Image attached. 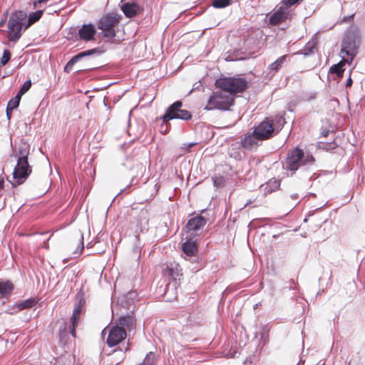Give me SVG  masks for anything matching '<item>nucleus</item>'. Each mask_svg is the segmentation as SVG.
Here are the masks:
<instances>
[{
	"label": "nucleus",
	"instance_id": "39",
	"mask_svg": "<svg viewBox=\"0 0 365 365\" xmlns=\"http://www.w3.org/2000/svg\"><path fill=\"white\" fill-rule=\"evenodd\" d=\"M214 185L216 187H220L223 182V178L219 177L213 179Z\"/></svg>",
	"mask_w": 365,
	"mask_h": 365
},
{
	"label": "nucleus",
	"instance_id": "25",
	"mask_svg": "<svg viewBox=\"0 0 365 365\" xmlns=\"http://www.w3.org/2000/svg\"><path fill=\"white\" fill-rule=\"evenodd\" d=\"M37 303V301L35 298H30L22 302H19L17 303L16 307L19 310H24L26 309H29L34 307Z\"/></svg>",
	"mask_w": 365,
	"mask_h": 365
},
{
	"label": "nucleus",
	"instance_id": "14",
	"mask_svg": "<svg viewBox=\"0 0 365 365\" xmlns=\"http://www.w3.org/2000/svg\"><path fill=\"white\" fill-rule=\"evenodd\" d=\"M290 9L286 6H281L269 17V24L277 25L289 18Z\"/></svg>",
	"mask_w": 365,
	"mask_h": 365
},
{
	"label": "nucleus",
	"instance_id": "35",
	"mask_svg": "<svg viewBox=\"0 0 365 365\" xmlns=\"http://www.w3.org/2000/svg\"><path fill=\"white\" fill-rule=\"evenodd\" d=\"M164 274L168 275V277L174 278L175 277V269L168 265L164 269Z\"/></svg>",
	"mask_w": 365,
	"mask_h": 365
},
{
	"label": "nucleus",
	"instance_id": "33",
	"mask_svg": "<svg viewBox=\"0 0 365 365\" xmlns=\"http://www.w3.org/2000/svg\"><path fill=\"white\" fill-rule=\"evenodd\" d=\"M11 58V53L8 49H5L3 53V56L1 58L0 63L2 66L5 65Z\"/></svg>",
	"mask_w": 365,
	"mask_h": 365
},
{
	"label": "nucleus",
	"instance_id": "2",
	"mask_svg": "<svg viewBox=\"0 0 365 365\" xmlns=\"http://www.w3.org/2000/svg\"><path fill=\"white\" fill-rule=\"evenodd\" d=\"M314 162V158L311 154H304L302 149L297 147L287 152L284 168L294 173L301 166Z\"/></svg>",
	"mask_w": 365,
	"mask_h": 365
},
{
	"label": "nucleus",
	"instance_id": "32",
	"mask_svg": "<svg viewBox=\"0 0 365 365\" xmlns=\"http://www.w3.org/2000/svg\"><path fill=\"white\" fill-rule=\"evenodd\" d=\"M155 356L153 354L150 353L146 355L143 362L138 365H155Z\"/></svg>",
	"mask_w": 365,
	"mask_h": 365
},
{
	"label": "nucleus",
	"instance_id": "26",
	"mask_svg": "<svg viewBox=\"0 0 365 365\" xmlns=\"http://www.w3.org/2000/svg\"><path fill=\"white\" fill-rule=\"evenodd\" d=\"M30 148L29 145L24 144L19 148V159L18 160H28Z\"/></svg>",
	"mask_w": 365,
	"mask_h": 365
},
{
	"label": "nucleus",
	"instance_id": "20",
	"mask_svg": "<svg viewBox=\"0 0 365 365\" xmlns=\"http://www.w3.org/2000/svg\"><path fill=\"white\" fill-rule=\"evenodd\" d=\"M81 313L78 312V310H73V314L71 317V324L69 325V332L73 337L76 336V329L80 322Z\"/></svg>",
	"mask_w": 365,
	"mask_h": 365
},
{
	"label": "nucleus",
	"instance_id": "34",
	"mask_svg": "<svg viewBox=\"0 0 365 365\" xmlns=\"http://www.w3.org/2000/svg\"><path fill=\"white\" fill-rule=\"evenodd\" d=\"M299 1L300 0H283L281 2V4L284 6L289 8L291 6H294L299 4Z\"/></svg>",
	"mask_w": 365,
	"mask_h": 365
},
{
	"label": "nucleus",
	"instance_id": "8",
	"mask_svg": "<svg viewBox=\"0 0 365 365\" xmlns=\"http://www.w3.org/2000/svg\"><path fill=\"white\" fill-rule=\"evenodd\" d=\"M182 103L180 101H175L171 104L163 116V123H167L168 120L175 118L183 120H190L192 118L191 113L187 110L182 109Z\"/></svg>",
	"mask_w": 365,
	"mask_h": 365
},
{
	"label": "nucleus",
	"instance_id": "31",
	"mask_svg": "<svg viewBox=\"0 0 365 365\" xmlns=\"http://www.w3.org/2000/svg\"><path fill=\"white\" fill-rule=\"evenodd\" d=\"M279 186H280V182L275 178L269 180V181L267 182V187H270V189H269L270 192H273V191L278 190Z\"/></svg>",
	"mask_w": 365,
	"mask_h": 365
},
{
	"label": "nucleus",
	"instance_id": "48",
	"mask_svg": "<svg viewBox=\"0 0 365 365\" xmlns=\"http://www.w3.org/2000/svg\"><path fill=\"white\" fill-rule=\"evenodd\" d=\"M3 24H4V21H2L0 22V26H1Z\"/></svg>",
	"mask_w": 365,
	"mask_h": 365
},
{
	"label": "nucleus",
	"instance_id": "16",
	"mask_svg": "<svg viewBox=\"0 0 365 365\" xmlns=\"http://www.w3.org/2000/svg\"><path fill=\"white\" fill-rule=\"evenodd\" d=\"M181 250L188 257H195L198 252V245L195 240L190 239L181 245Z\"/></svg>",
	"mask_w": 365,
	"mask_h": 365
},
{
	"label": "nucleus",
	"instance_id": "3",
	"mask_svg": "<svg viewBox=\"0 0 365 365\" xmlns=\"http://www.w3.org/2000/svg\"><path fill=\"white\" fill-rule=\"evenodd\" d=\"M250 83L247 77L237 75L220 78L215 81V85L222 91H245L248 88Z\"/></svg>",
	"mask_w": 365,
	"mask_h": 365
},
{
	"label": "nucleus",
	"instance_id": "6",
	"mask_svg": "<svg viewBox=\"0 0 365 365\" xmlns=\"http://www.w3.org/2000/svg\"><path fill=\"white\" fill-rule=\"evenodd\" d=\"M235 93H212L207 100L205 110H228L234 102Z\"/></svg>",
	"mask_w": 365,
	"mask_h": 365
},
{
	"label": "nucleus",
	"instance_id": "15",
	"mask_svg": "<svg viewBox=\"0 0 365 365\" xmlns=\"http://www.w3.org/2000/svg\"><path fill=\"white\" fill-rule=\"evenodd\" d=\"M96 34V29L93 24H83L78 30L79 38L86 42L93 40Z\"/></svg>",
	"mask_w": 365,
	"mask_h": 365
},
{
	"label": "nucleus",
	"instance_id": "24",
	"mask_svg": "<svg viewBox=\"0 0 365 365\" xmlns=\"http://www.w3.org/2000/svg\"><path fill=\"white\" fill-rule=\"evenodd\" d=\"M287 58V55H283L280 56L274 62H273L269 66V69L274 72L278 71L282 68V65L284 63Z\"/></svg>",
	"mask_w": 365,
	"mask_h": 365
},
{
	"label": "nucleus",
	"instance_id": "10",
	"mask_svg": "<svg viewBox=\"0 0 365 365\" xmlns=\"http://www.w3.org/2000/svg\"><path fill=\"white\" fill-rule=\"evenodd\" d=\"M126 336L127 332L124 328L119 325L113 326L108 331L106 343L108 346L113 347L120 344Z\"/></svg>",
	"mask_w": 365,
	"mask_h": 365
},
{
	"label": "nucleus",
	"instance_id": "30",
	"mask_svg": "<svg viewBox=\"0 0 365 365\" xmlns=\"http://www.w3.org/2000/svg\"><path fill=\"white\" fill-rule=\"evenodd\" d=\"M232 0H213L212 5L216 9H222L230 6Z\"/></svg>",
	"mask_w": 365,
	"mask_h": 365
},
{
	"label": "nucleus",
	"instance_id": "9",
	"mask_svg": "<svg viewBox=\"0 0 365 365\" xmlns=\"http://www.w3.org/2000/svg\"><path fill=\"white\" fill-rule=\"evenodd\" d=\"M32 172V168L28 160H17V164L13 172V178L15 180L12 185L14 187L24 183Z\"/></svg>",
	"mask_w": 365,
	"mask_h": 365
},
{
	"label": "nucleus",
	"instance_id": "23",
	"mask_svg": "<svg viewBox=\"0 0 365 365\" xmlns=\"http://www.w3.org/2000/svg\"><path fill=\"white\" fill-rule=\"evenodd\" d=\"M43 14V10H38L35 12L31 13L29 15L28 20H27V24L25 26L24 29H28L33 24L38 21L41 18Z\"/></svg>",
	"mask_w": 365,
	"mask_h": 365
},
{
	"label": "nucleus",
	"instance_id": "29",
	"mask_svg": "<svg viewBox=\"0 0 365 365\" xmlns=\"http://www.w3.org/2000/svg\"><path fill=\"white\" fill-rule=\"evenodd\" d=\"M337 147V143L334 140L331 142H319V148L327 151L332 150Z\"/></svg>",
	"mask_w": 365,
	"mask_h": 365
},
{
	"label": "nucleus",
	"instance_id": "11",
	"mask_svg": "<svg viewBox=\"0 0 365 365\" xmlns=\"http://www.w3.org/2000/svg\"><path fill=\"white\" fill-rule=\"evenodd\" d=\"M207 223V220L200 215L190 218L185 226V230L190 236L198 235V232L204 227Z\"/></svg>",
	"mask_w": 365,
	"mask_h": 365
},
{
	"label": "nucleus",
	"instance_id": "5",
	"mask_svg": "<svg viewBox=\"0 0 365 365\" xmlns=\"http://www.w3.org/2000/svg\"><path fill=\"white\" fill-rule=\"evenodd\" d=\"M26 17V14L22 11L11 14L8 21V34L10 41L16 42L20 38Z\"/></svg>",
	"mask_w": 365,
	"mask_h": 365
},
{
	"label": "nucleus",
	"instance_id": "44",
	"mask_svg": "<svg viewBox=\"0 0 365 365\" xmlns=\"http://www.w3.org/2000/svg\"><path fill=\"white\" fill-rule=\"evenodd\" d=\"M238 58H236V57H232L230 55H227L226 57H225V60L226 61H235V60H237Z\"/></svg>",
	"mask_w": 365,
	"mask_h": 365
},
{
	"label": "nucleus",
	"instance_id": "21",
	"mask_svg": "<svg viewBox=\"0 0 365 365\" xmlns=\"http://www.w3.org/2000/svg\"><path fill=\"white\" fill-rule=\"evenodd\" d=\"M135 324V319L132 316H124L120 317L118 319V324L116 325H119L120 327H123L126 329L130 330Z\"/></svg>",
	"mask_w": 365,
	"mask_h": 365
},
{
	"label": "nucleus",
	"instance_id": "47",
	"mask_svg": "<svg viewBox=\"0 0 365 365\" xmlns=\"http://www.w3.org/2000/svg\"><path fill=\"white\" fill-rule=\"evenodd\" d=\"M103 88H93L91 91H101ZM87 92L91 91L90 90H87Z\"/></svg>",
	"mask_w": 365,
	"mask_h": 365
},
{
	"label": "nucleus",
	"instance_id": "40",
	"mask_svg": "<svg viewBox=\"0 0 365 365\" xmlns=\"http://www.w3.org/2000/svg\"><path fill=\"white\" fill-rule=\"evenodd\" d=\"M331 133V134H335L333 131H330L329 130H323L321 133V136L322 137H327L329 135V134Z\"/></svg>",
	"mask_w": 365,
	"mask_h": 365
},
{
	"label": "nucleus",
	"instance_id": "13",
	"mask_svg": "<svg viewBox=\"0 0 365 365\" xmlns=\"http://www.w3.org/2000/svg\"><path fill=\"white\" fill-rule=\"evenodd\" d=\"M101 53V51L98 48H92L90 50L84 51L82 52L78 53L76 56H73L66 63V65L64 67V71L66 73H70L73 68V66L79 61L81 59L87 57L91 56L93 54L98 53L99 54Z\"/></svg>",
	"mask_w": 365,
	"mask_h": 365
},
{
	"label": "nucleus",
	"instance_id": "12",
	"mask_svg": "<svg viewBox=\"0 0 365 365\" xmlns=\"http://www.w3.org/2000/svg\"><path fill=\"white\" fill-rule=\"evenodd\" d=\"M262 141L260 137L255 133V130H253L252 132L247 133L245 135L244 138L241 140L240 144L244 149L252 150L256 149L259 145V143Z\"/></svg>",
	"mask_w": 365,
	"mask_h": 365
},
{
	"label": "nucleus",
	"instance_id": "18",
	"mask_svg": "<svg viewBox=\"0 0 365 365\" xmlns=\"http://www.w3.org/2000/svg\"><path fill=\"white\" fill-rule=\"evenodd\" d=\"M14 289V286L11 281L0 280V299L9 298L11 294Z\"/></svg>",
	"mask_w": 365,
	"mask_h": 365
},
{
	"label": "nucleus",
	"instance_id": "1",
	"mask_svg": "<svg viewBox=\"0 0 365 365\" xmlns=\"http://www.w3.org/2000/svg\"><path fill=\"white\" fill-rule=\"evenodd\" d=\"M285 123L284 118L280 115L265 118L254 127L255 133L264 141L272 138L282 128Z\"/></svg>",
	"mask_w": 365,
	"mask_h": 365
},
{
	"label": "nucleus",
	"instance_id": "45",
	"mask_svg": "<svg viewBox=\"0 0 365 365\" xmlns=\"http://www.w3.org/2000/svg\"><path fill=\"white\" fill-rule=\"evenodd\" d=\"M353 18H354V15H350V16H346L344 18L343 21L344 22L350 21L351 19H353Z\"/></svg>",
	"mask_w": 365,
	"mask_h": 365
},
{
	"label": "nucleus",
	"instance_id": "41",
	"mask_svg": "<svg viewBox=\"0 0 365 365\" xmlns=\"http://www.w3.org/2000/svg\"><path fill=\"white\" fill-rule=\"evenodd\" d=\"M50 0H38V1H36L34 2V6L36 7L38 4H43V3H47Z\"/></svg>",
	"mask_w": 365,
	"mask_h": 365
},
{
	"label": "nucleus",
	"instance_id": "27",
	"mask_svg": "<svg viewBox=\"0 0 365 365\" xmlns=\"http://www.w3.org/2000/svg\"><path fill=\"white\" fill-rule=\"evenodd\" d=\"M24 93H18L15 97L8 102L6 108H9V110H14L16 108L19 106L22 95Z\"/></svg>",
	"mask_w": 365,
	"mask_h": 365
},
{
	"label": "nucleus",
	"instance_id": "38",
	"mask_svg": "<svg viewBox=\"0 0 365 365\" xmlns=\"http://www.w3.org/2000/svg\"><path fill=\"white\" fill-rule=\"evenodd\" d=\"M195 90H197V91L204 90L203 86L200 81L195 83L193 84V88L190 91H195Z\"/></svg>",
	"mask_w": 365,
	"mask_h": 365
},
{
	"label": "nucleus",
	"instance_id": "28",
	"mask_svg": "<svg viewBox=\"0 0 365 365\" xmlns=\"http://www.w3.org/2000/svg\"><path fill=\"white\" fill-rule=\"evenodd\" d=\"M56 365H75L74 358L71 355L62 356L56 361Z\"/></svg>",
	"mask_w": 365,
	"mask_h": 365
},
{
	"label": "nucleus",
	"instance_id": "37",
	"mask_svg": "<svg viewBox=\"0 0 365 365\" xmlns=\"http://www.w3.org/2000/svg\"><path fill=\"white\" fill-rule=\"evenodd\" d=\"M31 80H28L24 82L19 91H28L31 88Z\"/></svg>",
	"mask_w": 365,
	"mask_h": 365
},
{
	"label": "nucleus",
	"instance_id": "43",
	"mask_svg": "<svg viewBox=\"0 0 365 365\" xmlns=\"http://www.w3.org/2000/svg\"><path fill=\"white\" fill-rule=\"evenodd\" d=\"M351 85H352V79L351 78V76H349L348 79L346 80V87L349 88Z\"/></svg>",
	"mask_w": 365,
	"mask_h": 365
},
{
	"label": "nucleus",
	"instance_id": "46",
	"mask_svg": "<svg viewBox=\"0 0 365 365\" xmlns=\"http://www.w3.org/2000/svg\"><path fill=\"white\" fill-rule=\"evenodd\" d=\"M4 185V180L3 178H0V191L3 190Z\"/></svg>",
	"mask_w": 365,
	"mask_h": 365
},
{
	"label": "nucleus",
	"instance_id": "17",
	"mask_svg": "<svg viewBox=\"0 0 365 365\" xmlns=\"http://www.w3.org/2000/svg\"><path fill=\"white\" fill-rule=\"evenodd\" d=\"M121 9L125 16L128 18L135 16L140 10V6L135 3H125Z\"/></svg>",
	"mask_w": 365,
	"mask_h": 365
},
{
	"label": "nucleus",
	"instance_id": "36",
	"mask_svg": "<svg viewBox=\"0 0 365 365\" xmlns=\"http://www.w3.org/2000/svg\"><path fill=\"white\" fill-rule=\"evenodd\" d=\"M314 46H306L304 47V52H300V53H303L304 56H308L314 52Z\"/></svg>",
	"mask_w": 365,
	"mask_h": 365
},
{
	"label": "nucleus",
	"instance_id": "19",
	"mask_svg": "<svg viewBox=\"0 0 365 365\" xmlns=\"http://www.w3.org/2000/svg\"><path fill=\"white\" fill-rule=\"evenodd\" d=\"M351 61H349V58L345 59L344 58L341 59L337 64L332 66L329 69V73L336 74L338 77L343 76L344 69L343 66L346 63H351Z\"/></svg>",
	"mask_w": 365,
	"mask_h": 365
},
{
	"label": "nucleus",
	"instance_id": "22",
	"mask_svg": "<svg viewBox=\"0 0 365 365\" xmlns=\"http://www.w3.org/2000/svg\"><path fill=\"white\" fill-rule=\"evenodd\" d=\"M76 297L77 302L74 305L73 310H78V312L81 313L82 309L86 304L84 292L82 289L79 290L76 294Z\"/></svg>",
	"mask_w": 365,
	"mask_h": 365
},
{
	"label": "nucleus",
	"instance_id": "4",
	"mask_svg": "<svg viewBox=\"0 0 365 365\" xmlns=\"http://www.w3.org/2000/svg\"><path fill=\"white\" fill-rule=\"evenodd\" d=\"M360 45V36L356 31L350 30L346 32L341 41L340 56L341 58L347 56L349 61H352L358 53Z\"/></svg>",
	"mask_w": 365,
	"mask_h": 365
},
{
	"label": "nucleus",
	"instance_id": "42",
	"mask_svg": "<svg viewBox=\"0 0 365 365\" xmlns=\"http://www.w3.org/2000/svg\"><path fill=\"white\" fill-rule=\"evenodd\" d=\"M13 110H9V108H6V113L7 118H8L9 120H10V119H11V118Z\"/></svg>",
	"mask_w": 365,
	"mask_h": 365
},
{
	"label": "nucleus",
	"instance_id": "7",
	"mask_svg": "<svg viewBox=\"0 0 365 365\" xmlns=\"http://www.w3.org/2000/svg\"><path fill=\"white\" fill-rule=\"evenodd\" d=\"M120 17L115 13L103 16L98 21L97 27L102 31V35L109 39L116 36L115 27L119 24Z\"/></svg>",
	"mask_w": 365,
	"mask_h": 365
}]
</instances>
